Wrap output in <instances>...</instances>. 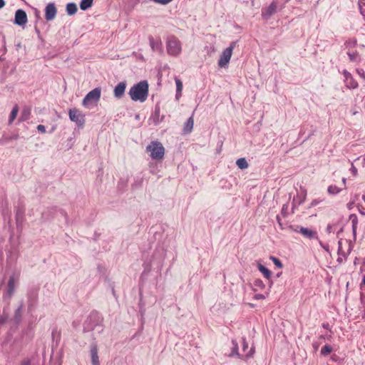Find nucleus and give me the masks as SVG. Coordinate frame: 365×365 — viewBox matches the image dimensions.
<instances>
[{"instance_id": "5701e85b", "label": "nucleus", "mask_w": 365, "mask_h": 365, "mask_svg": "<svg viewBox=\"0 0 365 365\" xmlns=\"http://www.w3.org/2000/svg\"><path fill=\"white\" fill-rule=\"evenodd\" d=\"M332 351V348L330 345H325L324 346L322 349H321V354L322 355H324V356H327L329 354L331 353V351Z\"/></svg>"}, {"instance_id": "7ed1b4c3", "label": "nucleus", "mask_w": 365, "mask_h": 365, "mask_svg": "<svg viewBox=\"0 0 365 365\" xmlns=\"http://www.w3.org/2000/svg\"><path fill=\"white\" fill-rule=\"evenodd\" d=\"M167 51L168 53L177 56L182 51V46L180 40L175 36H170L167 39Z\"/></svg>"}, {"instance_id": "c756f323", "label": "nucleus", "mask_w": 365, "mask_h": 365, "mask_svg": "<svg viewBox=\"0 0 365 365\" xmlns=\"http://www.w3.org/2000/svg\"><path fill=\"white\" fill-rule=\"evenodd\" d=\"M268 295V293L264 295V294H257L254 296V299H264L266 298V297Z\"/></svg>"}, {"instance_id": "a18cd8bd", "label": "nucleus", "mask_w": 365, "mask_h": 365, "mask_svg": "<svg viewBox=\"0 0 365 365\" xmlns=\"http://www.w3.org/2000/svg\"><path fill=\"white\" fill-rule=\"evenodd\" d=\"M277 220H278V222H279V225H281V223H280V222H279V220H279V217L278 216L277 217Z\"/></svg>"}, {"instance_id": "a19ab883", "label": "nucleus", "mask_w": 365, "mask_h": 365, "mask_svg": "<svg viewBox=\"0 0 365 365\" xmlns=\"http://www.w3.org/2000/svg\"><path fill=\"white\" fill-rule=\"evenodd\" d=\"M362 284L365 285V274L363 277Z\"/></svg>"}, {"instance_id": "ea45409f", "label": "nucleus", "mask_w": 365, "mask_h": 365, "mask_svg": "<svg viewBox=\"0 0 365 365\" xmlns=\"http://www.w3.org/2000/svg\"><path fill=\"white\" fill-rule=\"evenodd\" d=\"M318 203V202L317 200H314L312 202V205H316Z\"/></svg>"}, {"instance_id": "37998d69", "label": "nucleus", "mask_w": 365, "mask_h": 365, "mask_svg": "<svg viewBox=\"0 0 365 365\" xmlns=\"http://www.w3.org/2000/svg\"><path fill=\"white\" fill-rule=\"evenodd\" d=\"M181 96V93L180 94H178V93H176V98L178 99L180 98V96Z\"/></svg>"}, {"instance_id": "6e6552de", "label": "nucleus", "mask_w": 365, "mask_h": 365, "mask_svg": "<svg viewBox=\"0 0 365 365\" xmlns=\"http://www.w3.org/2000/svg\"><path fill=\"white\" fill-rule=\"evenodd\" d=\"M89 352L92 365H100L98 347L96 343H93L91 345Z\"/></svg>"}, {"instance_id": "72a5a7b5", "label": "nucleus", "mask_w": 365, "mask_h": 365, "mask_svg": "<svg viewBox=\"0 0 365 365\" xmlns=\"http://www.w3.org/2000/svg\"><path fill=\"white\" fill-rule=\"evenodd\" d=\"M358 74L361 77L363 78L364 79H365V72L364 70L362 69H357L356 70Z\"/></svg>"}, {"instance_id": "cd10ccee", "label": "nucleus", "mask_w": 365, "mask_h": 365, "mask_svg": "<svg viewBox=\"0 0 365 365\" xmlns=\"http://www.w3.org/2000/svg\"><path fill=\"white\" fill-rule=\"evenodd\" d=\"M348 56L349 58V60L351 61H357L359 58V56L357 53H348Z\"/></svg>"}, {"instance_id": "c03bdc74", "label": "nucleus", "mask_w": 365, "mask_h": 365, "mask_svg": "<svg viewBox=\"0 0 365 365\" xmlns=\"http://www.w3.org/2000/svg\"><path fill=\"white\" fill-rule=\"evenodd\" d=\"M346 179L344 178L342 179V182H343L344 185H345V184H346Z\"/></svg>"}, {"instance_id": "dca6fc26", "label": "nucleus", "mask_w": 365, "mask_h": 365, "mask_svg": "<svg viewBox=\"0 0 365 365\" xmlns=\"http://www.w3.org/2000/svg\"><path fill=\"white\" fill-rule=\"evenodd\" d=\"M15 289L14 279V277H11L8 282V291H7V297L9 298L13 294V292Z\"/></svg>"}, {"instance_id": "f257e3e1", "label": "nucleus", "mask_w": 365, "mask_h": 365, "mask_svg": "<svg viewBox=\"0 0 365 365\" xmlns=\"http://www.w3.org/2000/svg\"><path fill=\"white\" fill-rule=\"evenodd\" d=\"M129 95L134 101L141 103L146 101L148 96V83L146 81H143L134 85L129 91Z\"/></svg>"}, {"instance_id": "423d86ee", "label": "nucleus", "mask_w": 365, "mask_h": 365, "mask_svg": "<svg viewBox=\"0 0 365 365\" xmlns=\"http://www.w3.org/2000/svg\"><path fill=\"white\" fill-rule=\"evenodd\" d=\"M68 114L71 121L76 123L78 126H83L85 123V117L79 110L76 108L70 109Z\"/></svg>"}, {"instance_id": "f704fd0d", "label": "nucleus", "mask_w": 365, "mask_h": 365, "mask_svg": "<svg viewBox=\"0 0 365 365\" xmlns=\"http://www.w3.org/2000/svg\"><path fill=\"white\" fill-rule=\"evenodd\" d=\"M248 347V344L245 341V339H243L242 341V349L243 351H245V349Z\"/></svg>"}, {"instance_id": "4468645a", "label": "nucleus", "mask_w": 365, "mask_h": 365, "mask_svg": "<svg viewBox=\"0 0 365 365\" xmlns=\"http://www.w3.org/2000/svg\"><path fill=\"white\" fill-rule=\"evenodd\" d=\"M150 45L153 51H161L162 42L160 40L155 41L153 37L149 38Z\"/></svg>"}, {"instance_id": "393cba45", "label": "nucleus", "mask_w": 365, "mask_h": 365, "mask_svg": "<svg viewBox=\"0 0 365 365\" xmlns=\"http://www.w3.org/2000/svg\"><path fill=\"white\" fill-rule=\"evenodd\" d=\"M175 83H176V88H177V93L178 94H180L182 90V83L181 81L178 78L175 79Z\"/></svg>"}, {"instance_id": "a878e982", "label": "nucleus", "mask_w": 365, "mask_h": 365, "mask_svg": "<svg viewBox=\"0 0 365 365\" xmlns=\"http://www.w3.org/2000/svg\"><path fill=\"white\" fill-rule=\"evenodd\" d=\"M232 345H233V350L232 351V353L230 354V356H232L234 355H238V346H237V344L235 341H232Z\"/></svg>"}, {"instance_id": "bb28decb", "label": "nucleus", "mask_w": 365, "mask_h": 365, "mask_svg": "<svg viewBox=\"0 0 365 365\" xmlns=\"http://www.w3.org/2000/svg\"><path fill=\"white\" fill-rule=\"evenodd\" d=\"M270 259L274 262V264L279 268H282V262H280V260L275 257H273V256H271L270 257Z\"/></svg>"}, {"instance_id": "b1692460", "label": "nucleus", "mask_w": 365, "mask_h": 365, "mask_svg": "<svg viewBox=\"0 0 365 365\" xmlns=\"http://www.w3.org/2000/svg\"><path fill=\"white\" fill-rule=\"evenodd\" d=\"M30 115V109L29 108H24L21 113V120H26L29 119Z\"/></svg>"}, {"instance_id": "e433bc0d", "label": "nucleus", "mask_w": 365, "mask_h": 365, "mask_svg": "<svg viewBox=\"0 0 365 365\" xmlns=\"http://www.w3.org/2000/svg\"><path fill=\"white\" fill-rule=\"evenodd\" d=\"M5 6L4 0H0V9L3 8Z\"/></svg>"}, {"instance_id": "39448f33", "label": "nucleus", "mask_w": 365, "mask_h": 365, "mask_svg": "<svg viewBox=\"0 0 365 365\" xmlns=\"http://www.w3.org/2000/svg\"><path fill=\"white\" fill-rule=\"evenodd\" d=\"M101 88H94L85 96V98L83 100V105L86 107H88L90 104L98 102L101 98Z\"/></svg>"}, {"instance_id": "79ce46f5", "label": "nucleus", "mask_w": 365, "mask_h": 365, "mask_svg": "<svg viewBox=\"0 0 365 365\" xmlns=\"http://www.w3.org/2000/svg\"><path fill=\"white\" fill-rule=\"evenodd\" d=\"M362 165L363 166H365V158L362 159Z\"/></svg>"}, {"instance_id": "4be33fe9", "label": "nucleus", "mask_w": 365, "mask_h": 365, "mask_svg": "<svg viewBox=\"0 0 365 365\" xmlns=\"http://www.w3.org/2000/svg\"><path fill=\"white\" fill-rule=\"evenodd\" d=\"M340 189L337 187L336 185H330L328 187V192L331 195H336L340 192Z\"/></svg>"}, {"instance_id": "7c9ffc66", "label": "nucleus", "mask_w": 365, "mask_h": 365, "mask_svg": "<svg viewBox=\"0 0 365 365\" xmlns=\"http://www.w3.org/2000/svg\"><path fill=\"white\" fill-rule=\"evenodd\" d=\"M8 319V316L6 314H3L0 317V324H4Z\"/></svg>"}, {"instance_id": "9d476101", "label": "nucleus", "mask_w": 365, "mask_h": 365, "mask_svg": "<svg viewBox=\"0 0 365 365\" xmlns=\"http://www.w3.org/2000/svg\"><path fill=\"white\" fill-rule=\"evenodd\" d=\"M57 10L53 3L47 4L45 9V18L47 21L53 20L56 16Z\"/></svg>"}, {"instance_id": "1a4fd4ad", "label": "nucleus", "mask_w": 365, "mask_h": 365, "mask_svg": "<svg viewBox=\"0 0 365 365\" xmlns=\"http://www.w3.org/2000/svg\"><path fill=\"white\" fill-rule=\"evenodd\" d=\"M343 75L344 77V82L346 84V86L348 88H356L358 87V83L354 79L351 74L348 72L347 71L344 70L343 71Z\"/></svg>"}, {"instance_id": "6ab92c4d", "label": "nucleus", "mask_w": 365, "mask_h": 365, "mask_svg": "<svg viewBox=\"0 0 365 365\" xmlns=\"http://www.w3.org/2000/svg\"><path fill=\"white\" fill-rule=\"evenodd\" d=\"M258 269L262 273V274L264 276V277H266L267 279L270 278L271 272L268 269H267L264 266H263L260 263H258Z\"/></svg>"}, {"instance_id": "c9c22d12", "label": "nucleus", "mask_w": 365, "mask_h": 365, "mask_svg": "<svg viewBox=\"0 0 365 365\" xmlns=\"http://www.w3.org/2000/svg\"><path fill=\"white\" fill-rule=\"evenodd\" d=\"M21 365H31V364L29 359H24V361H22Z\"/></svg>"}, {"instance_id": "c85d7f7f", "label": "nucleus", "mask_w": 365, "mask_h": 365, "mask_svg": "<svg viewBox=\"0 0 365 365\" xmlns=\"http://www.w3.org/2000/svg\"><path fill=\"white\" fill-rule=\"evenodd\" d=\"M254 285H255V287H257L261 288V289H263V288H264V287H265V285H264V284L263 283V282H262L261 279H258L255 280V282H254Z\"/></svg>"}, {"instance_id": "aec40b11", "label": "nucleus", "mask_w": 365, "mask_h": 365, "mask_svg": "<svg viewBox=\"0 0 365 365\" xmlns=\"http://www.w3.org/2000/svg\"><path fill=\"white\" fill-rule=\"evenodd\" d=\"M236 164L237 165V167L240 169H246L248 168V163L246 160L245 158H239L238 160H237L236 161Z\"/></svg>"}, {"instance_id": "f03ea898", "label": "nucleus", "mask_w": 365, "mask_h": 365, "mask_svg": "<svg viewBox=\"0 0 365 365\" xmlns=\"http://www.w3.org/2000/svg\"><path fill=\"white\" fill-rule=\"evenodd\" d=\"M146 151L150 153L152 159L160 160L164 158L165 148L159 141H152L146 147Z\"/></svg>"}, {"instance_id": "473e14b6", "label": "nucleus", "mask_w": 365, "mask_h": 365, "mask_svg": "<svg viewBox=\"0 0 365 365\" xmlns=\"http://www.w3.org/2000/svg\"><path fill=\"white\" fill-rule=\"evenodd\" d=\"M37 130L42 133H46V127L43 125H38L37 126Z\"/></svg>"}, {"instance_id": "20e7f679", "label": "nucleus", "mask_w": 365, "mask_h": 365, "mask_svg": "<svg viewBox=\"0 0 365 365\" xmlns=\"http://www.w3.org/2000/svg\"><path fill=\"white\" fill-rule=\"evenodd\" d=\"M236 46V42H232L230 46L223 50L218 61V66L220 68H225L227 66L230 58L232 55V51Z\"/></svg>"}, {"instance_id": "412c9836", "label": "nucleus", "mask_w": 365, "mask_h": 365, "mask_svg": "<svg viewBox=\"0 0 365 365\" xmlns=\"http://www.w3.org/2000/svg\"><path fill=\"white\" fill-rule=\"evenodd\" d=\"M18 112H19V108L17 106H15L13 108V109L11 112L10 116H9V124H11L13 123V121L15 120V118H16V115L18 114Z\"/></svg>"}, {"instance_id": "f8f14e48", "label": "nucleus", "mask_w": 365, "mask_h": 365, "mask_svg": "<svg viewBox=\"0 0 365 365\" xmlns=\"http://www.w3.org/2000/svg\"><path fill=\"white\" fill-rule=\"evenodd\" d=\"M125 88L126 84L125 82H120L119 83H118L113 91L114 96L117 98H122L123 96L124 95Z\"/></svg>"}, {"instance_id": "58836bf2", "label": "nucleus", "mask_w": 365, "mask_h": 365, "mask_svg": "<svg viewBox=\"0 0 365 365\" xmlns=\"http://www.w3.org/2000/svg\"><path fill=\"white\" fill-rule=\"evenodd\" d=\"M21 309H22V305H21V306L18 308V309L16 310V313H17V314H19V313L21 311Z\"/></svg>"}, {"instance_id": "ddd939ff", "label": "nucleus", "mask_w": 365, "mask_h": 365, "mask_svg": "<svg viewBox=\"0 0 365 365\" xmlns=\"http://www.w3.org/2000/svg\"><path fill=\"white\" fill-rule=\"evenodd\" d=\"M303 236L309 239L317 238V233L310 229L301 227L299 231Z\"/></svg>"}, {"instance_id": "2eb2a0df", "label": "nucleus", "mask_w": 365, "mask_h": 365, "mask_svg": "<svg viewBox=\"0 0 365 365\" xmlns=\"http://www.w3.org/2000/svg\"><path fill=\"white\" fill-rule=\"evenodd\" d=\"M193 125H194V120H193V117L192 115L191 117H190L188 118V120H187V122L185 125V127L183 129L184 133H190L192 130Z\"/></svg>"}, {"instance_id": "49530a36", "label": "nucleus", "mask_w": 365, "mask_h": 365, "mask_svg": "<svg viewBox=\"0 0 365 365\" xmlns=\"http://www.w3.org/2000/svg\"><path fill=\"white\" fill-rule=\"evenodd\" d=\"M362 198H363V200H364V202H365V196H364V195H363V196H362Z\"/></svg>"}, {"instance_id": "a211bd4d", "label": "nucleus", "mask_w": 365, "mask_h": 365, "mask_svg": "<svg viewBox=\"0 0 365 365\" xmlns=\"http://www.w3.org/2000/svg\"><path fill=\"white\" fill-rule=\"evenodd\" d=\"M93 0H82L80 3V8L83 11H86L93 5Z\"/></svg>"}, {"instance_id": "4c0bfd02", "label": "nucleus", "mask_w": 365, "mask_h": 365, "mask_svg": "<svg viewBox=\"0 0 365 365\" xmlns=\"http://www.w3.org/2000/svg\"><path fill=\"white\" fill-rule=\"evenodd\" d=\"M361 14L365 18V9H361Z\"/></svg>"}, {"instance_id": "2f4dec72", "label": "nucleus", "mask_w": 365, "mask_h": 365, "mask_svg": "<svg viewBox=\"0 0 365 365\" xmlns=\"http://www.w3.org/2000/svg\"><path fill=\"white\" fill-rule=\"evenodd\" d=\"M350 171L351 173H352V175L354 176H356V174H357V169L356 168V167L353 165V163H351V167L350 168Z\"/></svg>"}, {"instance_id": "f3484780", "label": "nucleus", "mask_w": 365, "mask_h": 365, "mask_svg": "<svg viewBox=\"0 0 365 365\" xmlns=\"http://www.w3.org/2000/svg\"><path fill=\"white\" fill-rule=\"evenodd\" d=\"M77 11V6L74 3H68L66 5V12L68 15H73Z\"/></svg>"}, {"instance_id": "0eeeda50", "label": "nucleus", "mask_w": 365, "mask_h": 365, "mask_svg": "<svg viewBox=\"0 0 365 365\" xmlns=\"http://www.w3.org/2000/svg\"><path fill=\"white\" fill-rule=\"evenodd\" d=\"M27 21L26 13L22 9H18L15 13L14 24L23 26L27 23Z\"/></svg>"}, {"instance_id": "9b49d317", "label": "nucleus", "mask_w": 365, "mask_h": 365, "mask_svg": "<svg viewBox=\"0 0 365 365\" xmlns=\"http://www.w3.org/2000/svg\"><path fill=\"white\" fill-rule=\"evenodd\" d=\"M277 4L276 1H273L268 7L263 9L262 16L268 19L277 11Z\"/></svg>"}]
</instances>
